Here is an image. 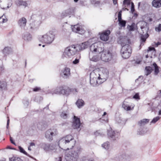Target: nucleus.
Returning <instances> with one entry per match:
<instances>
[{
    "label": "nucleus",
    "instance_id": "f257e3e1",
    "mask_svg": "<svg viewBox=\"0 0 161 161\" xmlns=\"http://www.w3.org/2000/svg\"><path fill=\"white\" fill-rule=\"evenodd\" d=\"M75 141L71 135H68L60 139L58 145L61 148L67 150L72 148L75 144Z\"/></svg>",
    "mask_w": 161,
    "mask_h": 161
},
{
    "label": "nucleus",
    "instance_id": "f03ea898",
    "mask_svg": "<svg viewBox=\"0 0 161 161\" xmlns=\"http://www.w3.org/2000/svg\"><path fill=\"white\" fill-rule=\"evenodd\" d=\"M80 148H75L65 156V159L66 161H77L79 157L80 152Z\"/></svg>",
    "mask_w": 161,
    "mask_h": 161
},
{
    "label": "nucleus",
    "instance_id": "7ed1b4c3",
    "mask_svg": "<svg viewBox=\"0 0 161 161\" xmlns=\"http://www.w3.org/2000/svg\"><path fill=\"white\" fill-rule=\"evenodd\" d=\"M55 35L52 31H50L47 34L39 36V40L42 42L50 44L54 40Z\"/></svg>",
    "mask_w": 161,
    "mask_h": 161
},
{
    "label": "nucleus",
    "instance_id": "20e7f679",
    "mask_svg": "<svg viewBox=\"0 0 161 161\" xmlns=\"http://www.w3.org/2000/svg\"><path fill=\"white\" fill-rule=\"evenodd\" d=\"M78 51L77 49L76 48L75 45H72L66 47L64 52L62 55L63 58L64 57H69L75 54Z\"/></svg>",
    "mask_w": 161,
    "mask_h": 161
},
{
    "label": "nucleus",
    "instance_id": "39448f33",
    "mask_svg": "<svg viewBox=\"0 0 161 161\" xmlns=\"http://www.w3.org/2000/svg\"><path fill=\"white\" fill-rule=\"evenodd\" d=\"M71 92V90L69 88L64 86L57 88L54 90V92L55 94H62L67 96L69 95Z\"/></svg>",
    "mask_w": 161,
    "mask_h": 161
},
{
    "label": "nucleus",
    "instance_id": "423d86ee",
    "mask_svg": "<svg viewBox=\"0 0 161 161\" xmlns=\"http://www.w3.org/2000/svg\"><path fill=\"white\" fill-rule=\"evenodd\" d=\"M120 52L123 58H128L130 56L131 53L130 47L129 45H126L125 46H123L122 47Z\"/></svg>",
    "mask_w": 161,
    "mask_h": 161
},
{
    "label": "nucleus",
    "instance_id": "0eeeda50",
    "mask_svg": "<svg viewBox=\"0 0 161 161\" xmlns=\"http://www.w3.org/2000/svg\"><path fill=\"white\" fill-rule=\"evenodd\" d=\"M58 134V132L57 129L56 128H52L46 131L45 136L48 140L51 141L53 140V136H55Z\"/></svg>",
    "mask_w": 161,
    "mask_h": 161
},
{
    "label": "nucleus",
    "instance_id": "6e6552de",
    "mask_svg": "<svg viewBox=\"0 0 161 161\" xmlns=\"http://www.w3.org/2000/svg\"><path fill=\"white\" fill-rule=\"evenodd\" d=\"M105 72V73L103 74V76L105 77V78L103 77L101 78L100 77V75L98 72H97L96 73H95L94 71H92L90 74V78H93V79H96L97 80H99L100 79L105 80L106 78L108 77V70L107 69H103L102 71V72Z\"/></svg>",
    "mask_w": 161,
    "mask_h": 161
},
{
    "label": "nucleus",
    "instance_id": "1a4fd4ad",
    "mask_svg": "<svg viewBox=\"0 0 161 161\" xmlns=\"http://www.w3.org/2000/svg\"><path fill=\"white\" fill-rule=\"evenodd\" d=\"M101 43L100 42H95L92 44L90 46V50L92 52L101 53L103 50L101 47Z\"/></svg>",
    "mask_w": 161,
    "mask_h": 161
},
{
    "label": "nucleus",
    "instance_id": "9d476101",
    "mask_svg": "<svg viewBox=\"0 0 161 161\" xmlns=\"http://www.w3.org/2000/svg\"><path fill=\"white\" fill-rule=\"evenodd\" d=\"M101 53V59L102 61L107 62L111 60L112 55L109 50H103Z\"/></svg>",
    "mask_w": 161,
    "mask_h": 161
},
{
    "label": "nucleus",
    "instance_id": "9b49d317",
    "mask_svg": "<svg viewBox=\"0 0 161 161\" xmlns=\"http://www.w3.org/2000/svg\"><path fill=\"white\" fill-rule=\"evenodd\" d=\"M108 135L109 139L114 141L118 138L119 136V132H115L111 129L108 130Z\"/></svg>",
    "mask_w": 161,
    "mask_h": 161
},
{
    "label": "nucleus",
    "instance_id": "f8f14e48",
    "mask_svg": "<svg viewBox=\"0 0 161 161\" xmlns=\"http://www.w3.org/2000/svg\"><path fill=\"white\" fill-rule=\"evenodd\" d=\"M12 4V0H0V7L3 9H7Z\"/></svg>",
    "mask_w": 161,
    "mask_h": 161
},
{
    "label": "nucleus",
    "instance_id": "ddd939ff",
    "mask_svg": "<svg viewBox=\"0 0 161 161\" xmlns=\"http://www.w3.org/2000/svg\"><path fill=\"white\" fill-rule=\"evenodd\" d=\"M69 115V112L68 107L67 106H64L62 108L60 117L63 119H67Z\"/></svg>",
    "mask_w": 161,
    "mask_h": 161
},
{
    "label": "nucleus",
    "instance_id": "4468645a",
    "mask_svg": "<svg viewBox=\"0 0 161 161\" xmlns=\"http://www.w3.org/2000/svg\"><path fill=\"white\" fill-rule=\"evenodd\" d=\"M71 28L73 31L80 34H84L85 32L84 30L79 24L71 25Z\"/></svg>",
    "mask_w": 161,
    "mask_h": 161
},
{
    "label": "nucleus",
    "instance_id": "2eb2a0df",
    "mask_svg": "<svg viewBox=\"0 0 161 161\" xmlns=\"http://www.w3.org/2000/svg\"><path fill=\"white\" fill-rule=\"evenodd\" d=\"M118 42L120 44L122 47L126 45H128V40L126 36H120L118 39Z\"/></svg>",
    "mask_w": 161,
    "mask_h": 161
},
{
    "label": "nucleus",
    "instance_id": "dca6fc26",
    "mask_svg": "<svg viewBox=\"0 0 161 161\" xmlns=\"http://www.w3.org/2000/svg\"><path fill=\"white\" fill-rule=\"evenodd\" d=\"M70 75V69L69 68L66 67L62 70L61 75L64 78H68Z\"/></svg>",
    "mask_w": 161,
    "mask_h": 161
},
{
    "label": "nucleus",
    "instance_id": "f3484780",
    "mask_svg": "<svg viewBox=\"0 0 161 161\" xmlns=\"http://www.w3.org/2000/svg\"><path fill=\"white\" fill-rule=\"evenodd\" d=\"M75 11L74 8L71 7L63 12L62 14V16L63 17H66L70 15L74 14Z\"/></svg>",
    "mask_w": 161,
    "mask_h": 161
},
{
    "label": "nucleus",
    "instance_id": "a211bd4d",
    "mask_svg": "<svg viewBox=\"0 0 161 161\" xmlns=\"http://www.w3.org/2000/svg\"><path fill=\"white\" fill-rule=\"evenodd\" d=\"M74 121L73 123L72 126L74 129H78L80 126V119L77 117L74 116Z\"/></svg>",
    "mask_w": 161,
    "mask_h": 161
},
{
    "label": "nucleus",
    "instance_id": "6ab92c4d",
    "mask_svg": "<svg viewBox=\"0 0 161 161\" xmlns=\"http://www.w3.org/2000/svg\"><path fill=\"white\" fill-rule=\"evenodd\" d=\"M110 33V31L109 30L104 31L100 35V39L105 41H108L109 39V35Z\"/></svg>",
    "mask_w": 161,
    "mask_h": 161
},
{
    "label": "nucleus",
    "instance_id": "aec40b11",
    "mask_svg": "<svg viewBox=\"0 0 161 161\" xmlns=\"http://www.w3.org/2000/svg\"><path fill=\"white\" fill-rule=\"evenodd\" d=\"M76 48L77 49L78 51H81L87 47L89 46L88 42H85L82 43L80 44L75 45Z\"/></svg>",
    "mask_w": 161,
    "mask_h": 161
},
{
    "label": "nucleus",
    "instance_id": "412c9836",
    "mask_svg": "<svg viewBox=\"0 0 161 161\" xmlns=\"http://www.w3.org/2000/svg\"><path fill=\"white\" fill-rule=\"evenodd\" d=\"M121 11H120L118 14V21L119 24L121 27H124L125 26L126 22L125 21L122 20L121 18Z\"/></svg>",
    "mask_w": 161,
    "mask_h": 161
},
{
    "label": "nucleus",
    "instance_id": "4be33fe9",
    "mask_svg": "<svg viewBox=\"0 0 161 161\" xmlns=\"http://www.w3.org/2000/svg\"><path fill=\"white\" fill-rule=\"evenodd\" d=\"M26 19L25 17H22L19 19L18 24L21 28H24L26 25Z\"/></svg>",
    "mask_w": 161,
    "mask_h": 161
},
{
    "label": "nucleus",
    "instance_id": "5701e85b",
    "mask_svg": "<svg viewBox=\"0 0 161 161\" xmlns=\"http://www.w3.org/2000/svg\"><path fill=\"white\" fill-rule=\"evenodd\" d=\"M41 146L44 150L46 151L53 149V146L50 144L42 143L41 144Z\"/></svg>",
    "mask_w": 161,
    "mask_h": 161
},
{
    "label": "nucleus",
    "instance_id": "b1692460",
    "mask_svg": "<svg viewBox=\"0 0 161 161\" xmlns=\"http://www.w3.org/2000/svg\"><path fill=\"white\" fill-rule=\"evenodd\" d=\"M23 38L26 41H30L32 40V35L29 33L26 32L24 33Z\"/></svg>",
    "mask_w": 161,
    "mask_h": 161
},
{
    "label": "nucleus",
    "instance_id": "393cba45",
    "mask_svg": "<svg viewBox=\"0 0 161 161\" xmlns=\"http://www.w3.org/2000/svg\"><path fill=\"white\" fill-rule=\"evenodd\" d=\"M122 107L125 110L127 111L133 109V107L131 108L129 104L125 100L123 102Z\"/></svg>",
    "mask_w": 161,
    "mask_h": 161
},
{
    "label": "nucleus",
    "instance_id": "a878e982",
    "mask_svg": "<svg viewBox=\"0 0 161 161\" xmlns=\"http://www.w3.org/2000/svg\"><path fill=\"white\" fill-rule=\"evenodd\" d=\"M152 6L155 8L161 7V0H153L152 2Z\"/></svg>",
    "mask_w": 161,
    "mask_h": 161
},
{
    "label": "nucleus",
    "instance_id": "bb28decb",
    "mask_svg": "<svg viewBox=\"0 0 161 161\" xmlns=\"http://www.w3.org/2000/svg\"><path fill=\"white\" fill-rule=\"evenodd\" d=\"M91 54L90 53H89V58L91 61L97 62L101 59V57H100L99 55H97L92 56H91Z\"/></svg>",
    "mask_w": 161,
    "mask_h": 161
},
{
    "label": "nucleus",
    "instance_id": "cd10ccee",
    "mask_svg": "<svg viewBox=\"0 0 161 161\" xmlns=\"http://www.w3.org/2000/svg\"><path fill=\"white\" fill-rule=\"evenodd\" d=\"M30 29L32 30H37L39 26V23L36 21H34L30 24Z\"/></svg>",
    "mask_w": 161,
    "mask_h": 161
},
{
    "label": "nucleus",
    "instance_id": "c85d7f7f",
    "mask_svg": "<svg viewBox=\"0 0 161 161\" xmlns=\"http://www.w3.org/2000/svg\"><path fill=\"white\" fill-rule=\"evenodd\" d=\"M16 4L17 6H23L25 7L28 6L27 2L23 0H18L16 2Z\"/></svg>",
    "mask_w": 161,
    "mask_h": 161
},
{
    "label": "nucleus",
    "instance_id": "c756f323",
    "mask_svg": "<svg viewBox=\"0 0 161 161\" xmlns=\"http://www.w3.org/2000/svg\"><path fill=\"white\" fill-rule=\"evenodd\" d=\"M75 104L79 108H80L84 105L85 103L82 99H79L77 100Z\"/></svg>",
    "mask_w": 161,
    "mask_h": 161
},
{
    "label": "nucleus",
    "instance_id": "7c9ffc66",
    "mask_svg": "<svg viewBox=\"0 0 161 161\" xmlns=\"http://www.w3.org/2000/svg\"><path fill=\"white\" fill-rule=\"evenodd\" d=\"M148 34H141V40L142 42L141 43L140 46H143L144 44L142 42H145L146 39L148 37Z\"/></svg>",
    "mask_w": 161,
    "mask_h": 161
},
{
    "label": "nucleus",
    "instance_id": "2f4dec72",
    "mask_svg": "<svg viewBox=\"0 0 161 161\" xmlns=\"http://www.w3.org/2000/svg\"><path fill=\"white\" fill-rule=\"evenodd\" d=\"M149 120L148 119H143L138 122V125L140 126H142L149 122Z\"/></svg>",
    "mask_w": 161,
    "mask_h": 161
},
{
    "label": "nucleus",
    "instance_id": "473e14b6",
    "mask_svg": "<svg viewBox=\"0 0 161 161\" xmlns=\"http://www.w3.org/2000/svg\"><path fill=\"white\" fill-rule=\"evenodd\" d=\"M80 54L78 53L76 55V57L75 58V56L73 58L75 60L73 61L72 63L74 64H77L79 62V60L80 58Z\"/></svg>",
    "mask_w": 161,
    "mask_h": 161
},
{
    "label": "nucleus",
    "instance_id": "72a5a7b5",
    "mask_svg": "<svg viewBox=\"0 0 161 161\" xmlns=\"http://www.w3.org/2000/svg\"><path fill=\"white\" fill-rule=\"evenodd\" d=\"M153 70V69L152 67L149 66L146 67L145 72V75L146 76H147L151 74Z\"/></svg>",
    "mask_w": 161,
    "mask_h": 161
},
{
    "label": "nucleus",
    "instance_id": "f704fd0d",
    "mask_svg": "<svg viewBox=\"0 0 161 161\" xmlns=\"http://www.w3.org/2000/svg\"><path fill=\"white\" fill-rule=\"evenodd\" d=\"M7 84L5 81H0V90H5L7 88Z\"/></svg>",
    "mask_w": 161,
    "mask_h": 161
},
{
    "label": "nucleus",
    "instance_id": "c9c22d12",
    "mask_svg": "<svg viewBox=\"0 0 161 161\" xmlns=\"http://www.w3.org/2000/svg\"><path fill=\"white\" fill-rule=\"evenodd\" d=\"M101 82L98 83V81L97 79L90 78V83L93 86L97 85V84L101 83Z\"/></svg>",
    "mask_w": 161,
    "mask_h": 161
},
{
    "label": "nucleus",
    "instance_id": "e433bc0d",
    "mask_svg": "<svg viewBox=\"0 0 161 161\" xmlns=\"http://www.w3.org/2000/svg\"><path fill=\"white\" fill-rule=\"evenodd\" d=\"M3 54L6 55L10 54L12 52V49L10 47H6L3 49Z\"/></svg>",
    "mask_w": 161,
    "mask_h": 161
},
{
    "label": "nucleus",
    "instance_id": "4c0bfd02",
    "mask_svg": "<svg viewBox=\"0 0 161 161\" xmlns=\"http://www.w3.org/2000/svg\"><path fill=\"white\" fill-rule=\"evenodd\" d=\"M140 28H145L147 30V28H149L148 24L145 21H142L140 22Z\"/></svg>",
    "mask_w": 161,
    "mask_h": 161
},
{
    "label": "nucleus",
    "instance_id": "58836bf2",
    "mask_svg": "<svg viewBox=\"0 0 161 161\" xmlns=\"http://www.w3.org/2000/svg\"><path fill=\"white\" fill-rule=\"evenodd\" d=\"M153 66L154 68L155 75H157L159 72V68L157 65L155 63H154L153 64Z\"/></svg>",
    "mask_w": 161,
    "mask_h": 161
},
{
    "label": "nucleus",
    "instance_id": "ea45409f",
    "mask_svg": "<svg viewBox=\"0 0 161 161\" xmlns=\"http://www.w3.org/2000/svg\"><path fill=\"white\" fill-rule=\"evenodd\" d=\"M147 132V130L146 128H144L142 129V128H140L139 129V130L137 131V134L138 135H143Z\"/></svg>",
    "mask_w": 161,
    "mask_h": 161
},
{
    "label": "nucleus",
    "instance_id": "a19ab883",
    "mask_svg": "<svg viewBox=\"0 0 161 161\" xmlns=\"http://www.w3.org/2000/svg\"><path fill=\"white\" fill-rule=\"evenodd\" d=\"M135 25V23H133L130 25H128L127 28L130 31H134Z\"/></svg>",
    "mask_w": 161,
    "mask_h": 161
},
{
    "label": "nucleus",
    "instance_id": "79ce46f5",
    "mask_svg": "<svg viewBox=\"0 0 161 161\" xmlns=\"http://www.w3.org/2000/svg\"><path fill=\"white\" fill-rule=\"evenodd\" d=\"M102 147L106 150L108 149L109 147V142H107L102 145Z\"/></svg>",
    "mask_w": 161,
    "mask_h": 161
},
{
    "label": "nucleus",
    "instance_id": "37998d69",
    "mask_svg": "<svg viewBox=\"0 0 161 161\" xmlns=\"http://www.w3.org/2000/svg\"><path fill=\"white\" fill-rule=\"evenodd\" d=\"M10 161H23L20 158L17 157H13L10 159Z\"/></svg>",
    "mask_w": 161,
    "mask_h": 161
},
{
    "label": "nucleus",
    "instance_id": "c03bdc74",
    "mask_svg": "<svg viewBox=\"0 0 161 161\" xmlns=\"http://www.w3.org/2000/svg\"><path fill=\"white\" fill-rule=\"evenodd\" d=\"M19 151L21 153H22L27 156L29 155L26 152L24 149L21 147H20V146H19Z\"/></svg>",
    "mask_w": 161,
    "mask_h": 161
},
{
    "label": "nucleus",
    "instance_id": "a18cd8bd",
    "mask_svg": "<svg viewBox=\"0 0 161 161\" xmlns=\"http://www.w3.org/2000/svg\"><path fill=\"white\" fill-rule=\"evenodd\" d=\"M141 29L142 31V32L141 33H142L141 34H148L147 32L149 30V28H147V30L145 28H141Z\"/></svg>",
    "mask_w": 161,
    "mask_h": 161
},
{
    "label": "nucleus",
    "instance_id": "49530a36",
    "mask_svg": "<svg viewBox=\"0 0 161 161\" xmlns=\"http://www.w3.org/2000/svg\"><path fill=\"white\" fill-rule=\"evenodd\" d=\"M159 119L160 117L159 116H157L154 118L151 123H155Z\"/></svg>",
    "mask_w": 161,
    "mask_h": 161
},
{
    "label": "nucleus",
    "instance_id": "de8ad7c7",
    "mask_svg": "<svg viewBox=\"0 0 161 161\" xmlns=\"http://www.w3.org/2000/svg\"><path fill=\"white\" fill-rule=\"evenodd\" d=\"M133 98L139 100L140 99L138 93H136L133 97Z\"/></svg>",
    "mask_w": 161,
    "mask_h": 161
},
{
    "label": "nucleus",
    "instance_id": "09e8293b",
    "mask_svg": "<svg viewBox=\"0 0 161 161\" xmlns=\"http://www.w3.org/2000/svg\"><path fill=\"white\" fill-rule=\"evenodd\" d=\"M155 30L158 32L161 31V24H159L158 27L155 28Z\"/></svg>",
    "mask_w": 161,
    "mask_h": 161
},
{
    "label": "nucleus",
    "instance_id": "8fccbe9b",
    "mask_svg": "<svg viewBox=\"0 0 161 161\" xmlns=\"http://www.w3.org/2000/svg\"><path fill=\"white\" fill-rule=\"evenodd\" d=\"M135 8H134V4L133 2H131V11L132 13H133L135 11Z\"/></svg>",
    "mask_w": 161,
    "mask_h": 161
},
{
    "label": "nucleus",
    "instance_id": "3c124183",
    "mask_svg": "<svg viewBox=\"0 0 161 161\" xmlns=\"http://www.w3.org/2000/svg\"><path fill=\"white\" fill-rule=\"evenodd\" d=\"M153 50L155 51V48L154 47H148V49L147 50V53H148L150 52Z\"/></svg>",
    "mask_w": 161,
    "mask_h": 161
},
{
    "label": "nucleus",
    "instance_id": "603ef678",
    "mask_svg": "<svg viewBox=\"0 0 161 161\" xmlns=\"http://www.w3.org/2000/svg\"><path fill=\"white\" fill-rule=\"evenodd\" d=\"M123 4H127L128 5L130 4V2L128 0H124L123 1Z\"/></svg>",
    "mask_w": 161,
    "mask_h": 161
},
{
    "label": "nucleus",
    "instance_id": "864d4df0",
    "mask_svg": "<svg viewBox=\"0 0 161 161\" xmlns=\"http://www.w3.org/2000/svg\"><path fill=\"white\" fill-rule=\"evenodd\" d=\"M23 103L24 105L27 107L28 106L29 104V102L27 100H24L23 101Z\"/></svg>",
    "mask_w": 161,
    "mask_h": 161
},
{
    "label": "nucleus",
    "instance_id": "5fc2aeb1",
    "mask_svg": "<svg viewBox=\"0 0 161 161\" xmlns=\"http://www.w3.org/2000/svg\"><path fill=\"white\" fill-rule=\"evenodd\" d=\"M10 141L13 144L15 145H16V143H15V142L14 141L13 139V138L12 137H10Z\"/></svg>",
    "mask_w": 161,
    "mask_h": 161
},
{
    "label": "nucleus",
    "instance_id": "6e6d98bb",
    "mask_svg": "<svg viewBox=\"0 0 161 161\" xmlns=\"http://www.w3.org/2000/svg\"><path fill=\"white\" fill-rule=\"evenodd\" d=\"M40 90V88L39 87H36L33 89V90L35 92H37Z\"/></svg>",
    "mask_w": 161,
    "mask_h": 161
},
{
    "label": "nucleus",
    "instance_id": "4d7b16f0",
    "mask_svg": "<svg viewBox=\"0 0 161 161\" xmlns=\"http://www.w3.org/2000/svg\"><path fill=\"white\" fill-rule=\"evenodd\" d=\"M71 92H73L74 93L77 92H78L77 89H71Z\"/></svg>",
    "mask_w": 161,
    "mask_h": 161
},
{
    "label": "nucleus",
    "instance_id": "13d9d810",
    "mask_svg": "<svg viewBox=\"0 0 161 161\" xmlns=\"http://www.w3.org/2000/svg\"><path fill=\"white\" fill-rule=\"evenodd\" d=\"M4 69L3 66H0V71H3Z\"/></svg>",
    "mask_w": 161,
    "mask_h": 161
},
{
    "label": "nucleus",
    "instance_id": "bf43d9fd",
    "mask_svg": "<svg viewBox=\"0 0 161 161\" xmlns=\"http://www.w3.org/2000/svg\"><path fill=\"white\" fill-rule=\"evenodd\" d=\"M9 122V120L8 119V120H7V126H6L7 128V129H8V127Z\"/></svg>",
    "mask_w": 161,
    "mask_h": 161
},
{
    "label": "nucleus",
    "instance_id": "052dcab7",
    "mask_svg": "<svg viewBox=\"0 0 161 161\" xmlns=\"http://www.w3.org/2000/svg\"><path fill=\"white\" fill-rule=\"evenodd\" d=\"M113 2L114 3V5H115L117 3V2L116 0H113Z\"/></svg>",
    "mask_w": 161,
    "mask_h": 161
},
{
    "label": "nucleus",
    "instance_id": "680f3d73",
    "mask_svg": "<svg viewBox=\"0 0 161 161\" xmlns=\"http://www.w3.org/2000/svg\"><path fill=\"white\" fill-rule=\"evenodd\" d=\"M161 44V43L159 42H158L156 44L155 47H158V45H159Z\"/></svg>",
    "mask_w": 161,
    "mask_h": 161
},
{
    "label": "nucleus",
    "instance_id": "e2e57ef3",
    "mask_svg": "<svg viewBox=\"0 0 161 161\" xmlns=\"http://www.w3.org/2000/svg\"><path fill=\"white\" fill-rule=\"evenodd\" d=\"M35 146V144L34 143L31 142L30 143V146Z\"/></svg>",
    "mask_w": 161,
    "mask_h": 161
},
{
    "label": "nucleus",
    "instance_id": "0e129e2a",
    "mask_svg": "<svg viewBox=\"0 0 161 161\" xmlns=\"http://www.w3.org/2000/svg\"><path fill=\"white\" fill-rule=\"evenodd\" d=\"M8 148L10 149H14V150L15 149V148H12V147H10V146H8Z\"/></svg>",
    "mask_w": 161,
    "mask_h": 161
},
{
    "label": "nucleus",
    "instance_id": "69168bd1",
    "mask_svg": "<svg viewBox=\"0 0 161 161\" xmlns=\"http://www.w3.org/2000/svg\"><path fill=\"white\" fill-rule=\"evenodd\" d=\"M158 115H161V110H160L159 111V112H158Z\"/></svg>",
    "mask_w": 161,
    "mask_h": 161
},
{
    "label": "nucleus",
    "instance_id": "338daca9",
    "mask_svg": "<svg viewBox=\"0 0 161 161\" xmlns=\"http://www.w3.org/2000/svg\"><path fill=\"white\" fill-rule=\"evenodd\" d=\"M88 161H95L94 160H92V159H88Z\"/></svg>",
    "mask_w": 161,
    "mask_h": 161
},
{
    "label": "nucleus",
    "instance_id": "774afa93",
    "mask_svg": "<svg viewBox=\"0 0 161 161\" xmlns=\"http://www.w3.org/2000/svg\"><path fill=\"white\" fill-rule=\"evenodd\" d=\"M140 61H138V62H137V61H136V64H139L140 63Z\"/></svg>",
    "mask_w": 161,
    "mask_h": 161
}]
</instances>
